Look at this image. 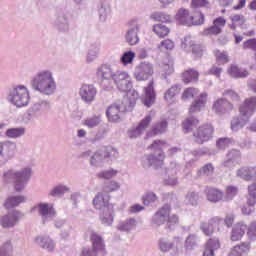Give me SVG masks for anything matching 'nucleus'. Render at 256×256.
<instances>
[{"mask_svg": "<svg viewBox=\"0 0 256 256\" xmlns=\"http://www.w3.org/2000/svg\"><path fill=\"white\" fill-rule=\"evenodd\" d=\"M96 77H98L102 84L114 82L117 89L124 93L133 89V82L131 81V75L127 71L113 70L110 65L103 64L96 70Z\"/></svg>", "mask_w": 256, "mask_h": 256, "instance_id": "obj_1", "label": "nucleus"}, {"mask_svg": "<svg viewBox=\"0 0 256 256\" xmlns=\"http://www.w3.org/2000/svg\"><path fill=\"white\" fill-rule=\"evenodd\" d=\"M30 87L33 91L47 95L48 97L57 91V82L53 77L51 70H42L36 73L30 80Z\"/></svg>", "mask_w": 256, "mask_h": 256, "instance_id": "obj_2", "label": "nucleus"}, {"mask_svg": "<svg viewBox=\"0 0 256 256\" xmlns=\"http://www.w3.org/2000/svg\"><path fill=\"white\" fill-rule=\"evenodd\" d=\"M137 92H133L132 98L129 94L122 100H118L114 104L108 107L106 110V116L111 123H117L121 119V113H127V111H133V107L137 104Z\"/></svg>", "mask_w": 256, "mask_h": 256, "instance_id": "obj_3", "label": "nucleus"}, {"mask_svg": "<svg viewBox=\"0 0 256 256\" xmlns=\"http://www.w3.org/2000/svg\"><path fill=\"white\" fill-rule=\"evenodd\" d=\"M239 111L242 116L232 118L230 123L231 131H241V129L247 125L249 117L256 112V96L247 98L244 103L240 105Z\"/></svg>", "mask_w": 256, "mask_h": 256, "instance_id": "obj_4", "label": "nucleus"}, {"mask_svg": "<svg viewBox=\"0 0 256 256\" xmlns=\"http://www.w3.org/2000/svg\"><path fill=\"white\" fill-rule=\"evenodd\" d=\"M31 179V168H23L19 171L10 169L3 174L4 183H14L15 191H23L25 184Z\"/></svg>", "mask_w": 256, "mask_h": 256, "instance_id": "obj_5", "label": "nucleus"}, {"mask_svg": "<svg viewBox=\"0 0 256 256\" xmlns=\"http://www.w3.org/2000/svg\"><path fill=\"white\" fill-rule=\"evenodd\" d=\"M165 147V142L161 140H155L149 149L154 151L153 153L146 155L143 160V167H161L163 165V161H165V153L163 152V148Z\"/></svg>", "mask_w": 256, "mask_h": 256, "instance_id": "obj_6", "label": "nucleus"}, {"mask_svg": "<svg viewBox=\"0 0 256 256\" xmlns=\"http://www.w3.org/2000/svg\"><path fill=\"white\" fill-rule=\"evenodd\" d=\"M93 205L95 209H99L101 212L100 219L103 225H111L113 223V204H109L103 197V194L98 193L93 199Z\"/></svg>", "mask_w": 256, "mask_h": 256, "instance_id": "obj_7", "label": "nucleus"}, {"mask_svg": "<svg viewBox=\"0 0 256 256\" xmlns=\"http://www.w3.org/2000/svg\"><path fill=\"white\" fill-rule=\"evenodd\" d=\"M29 99V90L23 85L13 86L8 91V101L15 107H27Z\"/></svg>", "mask_w": 256, "mask_h": 256, "instance_id": "obj_8", "label": "nucleus"}, {"mask_svg": "<svg viewBox=\"0 0 256 256\" xmlns=\"http://www.w3.org/2000/svg\"><path fill=\"white\" fill-rule=\"evenodd\" d=\"M175 19L179 25H185L186 27L203 25V23H205V15H203V13H199L197 19V16L191 15L189 9L186 8H180L176 13Z\"/></svg>", "mask_w": 256, "mask_h": 256, "instance_id": "obj_9", "label": "nucleus"}, {"mask_svg": "<svg viewBox=\"0 0 256 256\" xmlns=\"http://www.w3.org/2000/svg\"><path fill=\"white\" fill-rule=\"evenodd\" d=\"M90 241L92 242V249L83 248L81 256H105L107 255V250L105 249V242L103 237H101L96 232H92L90 236Z\"/></svg>", "mask_w": 256, "mask_h": 256, "instance_id": "obj_10", "label": "nucleus"}, {"mask_svg": "<svg viewBox=\"0 0 256 256\" xmlns=\"http://www.w3.org/2000/svg\"><path fill=\"white\" fill-rule=\"evenodd\" d=\"M49 109H51V103H49V101L39 100L27 110L26 119L35 123V121H39V119L43 117V113L49 111Z\"/></svg>", "mask_w": 256, "mask_h": 256, "instance_id": "obj_11", "label": "nucleus"}, {"mask_svg": "<svg viewBox=\"0 0 256 256\" xmlns=\"http://www.w3.org/2000/svg\"><path fill=\"white\" fill-rule=\"evenodd\" d=\"M69 10L60 9L56 12L54 27L58 33H69L71 22L69 20Z\"/></svg>", "mask_w": 256, "mask_h": 256, "instance_id": "obj_12", "label": "nucleus"}, {"mask_svg": "<svg viewBox=\"0 0 256 256\" xmlns=\"http://www.w3.org/2000/svg\"><path fill=\"white\" fill-rule=\"evenodd\" d=\"M36 211H38L39 217L42 219V223H49L57 217V211L53 207V204L41 202L35 206Z\"/></svg>", "mask_w": 256, "mask_h": 256, "instance_id": "obj_13", "label": "nucleus"}, {"mask_svg": "<svg viewBox=\"0 0 256 256\" xmlns=\"http://www.w3.org/2000/svg\"><path fill=\"white\" fill-rule=\"evenodd\" d=\"M182 239L180 237H174L173 240L167 238H160L158 241V247L162 253H169L171 255H179V245H181Z\"/></svg>", "mask_w": 256, "mask_h": 256, "instance_id": "obj_14", "label": "nucleus"}, {"mask_svg": "<svg viewBox=\"0 0 256 256\" xmlns=\"http://www.w3.org/2000/svg\"><path fill=\"white\" fill-rule=\"evenodd\" d=\"M139 22L137 19H132L128 22V29L125 34V41L128 45H137L139 43Z\"/></svg>", "mask_w": 256, "mask_h": 256, "instance_id": "obj_15", "label": "nucleus"}, {"mask_svg": "<svg viewBox=\"0 0 256 256\" xmlns=\"http://www.w3.org/2000/svg\"><path fill=\"white\" fill-rule=\"evenodd\" d=\"M154 73L153 64L144 61L141 62L134 72V77L136 81H147L149 77H152Z\"/></svg>", "mask_w": 256, "mask_h": 256, "instance_id": "obj_16", "label": "nucleus"}, {"mask_svg": "<svg viewBox=\"0 0 256 256\" xmlns=\"http://www.w3.org/2000/svg\"><path fill=\"white\" fill-rule=\"evenodd\" d=\"M79 96L83 103L91 105L97 97V88L93 84H82L79 88Z\"/></svg>", "mask_w": 256, "mask_h": 256, "instance_id": "obj_17", "label": "nucleus"}, {"mask_svg": "<svg viewBox=\"0 0 256 256\" xmlns=\"http://www.w3.org/2000/svg\"><path fill=\"white\" fill-rule=\"evenodd\" d=\"M221 225H223V219L216 216L211 218L208 222H201L200 229L206 237H211V235L215 233V229L221 231Z\"/></svg>", "mask_w": 256, "mask_h": 256, "instance_id": "obj_18", "label": "nucleus"}, {"mask_svg": "<svg viewBox=\"0 0 256 256\" xmlns=\"http://www.w3.org/2000/svg\"><path fill=\"white\" fill-rule=\"evenodd\" d=\"M21 217H23V213H21V211L14 210L0 218V225L3 229H13V227L19 223Z\"/></svg>", "mask_w": 256, "mask_h": 256, "instance_id": "obj_19", "label": "nucleus"}, {"mask_svg": "<svg viewBox=\"0 0 256 256\" xmlns=\"http://www.w3.org/2000/svg\"><path fill=\"white\" fill-rule=\"evenodd\" d=\"M170 213L171 206L166 204L160 208L151 218L153 227H161V225H164L167 222V218L169 217Z\"/></svg>", "mask_w": 256, "mask_h": 256, "instance_id": "obj_20", "label": "nucleus"}, {"mask_svg": "<svg viewBox=\"0 0 256 256\" xmlns=\"http://www.w3.org/2000/svg\"><path fill=\"white\" fill-rule=\"evenodd\" d=\"M212 109L217 115H227L235 109V106L227 98H220L214 102Z\"/></svg>", "mask_w": 256, "mask_h": 256, "instance_id": "obj_21", "label": "nucleus"}, {"mask_svg": "<svg viewBox=\"0 0 256 256\" xmlns=\"http://www.w3.org/2000/svg\"><path fill=\"white\" fill-rule=\"evenodd\" d=\"M181 171V165L176 162H171L168 169L166 170L167 177L164 178V184L170 185L171 187H175V185H179V180L175 175Z\"/></svg>", "mask_w": 256, "mask_h": 256, "instance_id": "obj_22", "label": "nucleus"}, {"mask_svg": "<svg viewBox=\"0 0 256 256\" xmlns=\"http://www.w3.org/2000/svg\"><path fill=\"white\" fill-rule=\"evenodd\" d=\"M151 121V115H148L143 120H141V122L136 127L130 128L127 132L129 139H137L138 137H141V135L145 133V129L149 127V123H151Z\"/></svg>", "mask_w": 256, "mask_h": 256, "instance_id": "obj_23", "label": "nucleus"}, {"mask_svg": "<svg viewBox=\"0 0 256 256\" xmlns=\"http://www.w3.org/2000/svg\"><path fill=\"white\" fill-rule=\"evenodd\" d=\"M196 143L203 145L205 141H209L213 137V126L205 124L200 126L197 131L194 133Z\"/></svg>", "mask_w": 256, "mask_h": 256, "instance_id": "obj_24", "label": "nucleus"}, {"mask_svg": "<svg viewBox=\"0 0 256 256\" xmlns=\"http://www.w3.org/2000/svg\"><path fill=\"white\" fill-rule=\"evenodd\" d=\"M15 149H17V145L15 144V142H0V157H2L4 161H9L10 159H13V157H15Z\"/></svg>", "mask_w": 256, "mask_h": 256, "instance_id": "obj_25", "label": "nucleus"}, {"mask_svg": "<svg viewBox=\"0 0 256 256\" xmlns=\"http://www.w3.org/2000/svg\"><path fill=\"white\" fill-rule=\"evenodd\" d=\"M239 163H241V151L232 149L227 153L223 165L224 167H227V169H233V167L239 165Z\"/></svg>", "mask_w": 256, "mask_h": 256, "instance_id": "obj_26", "label": "nucleus"}, {"mask_svg": "<svg viewBox=\"0 0 256 256\" xmlns=\"http://www.w3.org/2000/svg\"><path fill=\"white\" fill-rule=\"evenodd\" d=\"M205 195L207 201L210 203H219L220 201H224L225 193L218 188H206Z\"/></svg>", "mask_w": 256, "mask_h": 256, "instance_id": "obj_27", "label": "nucleus"}, {"mask_svg": "<svg viewBox=\"0 0 256 256\" xmlns=\"http://www.w3.org/2000/svg\"><path fill=\"white\" fill-rule=\"evenodd\" d=\"M36 245H39L41 249H45L48 253L55 251V241L49 236H37L35 238Z\"/></svg>", "mask_w": 256, "mask_h": 256, "instance_id": "obj_28", "label": "nucleus"}, {"mask_svg": "<svg viewBox=\"0 0 256 256\" xmlns=\"http://www.w3.org/2000/svg\"><path fill=\"white\" fill-rule=\"evenodd\" d=\"M99 19L105 23L111 17V4L107 0H101L98 4Z\"/></svg>", "mask_w": 256, "mask_h": 256, "instance_id": "obj_29", "label": "nucleus"}, {"mask_svg": "<svg viewBox=\"0 0 256 256\" xmlns=\"http://www.w3.org/2000/svg\"><path fill=\"white\" fill-rule=\"evenodd\" d=\"M249 251H251V243L242 242L236 246H234L228 256H247L249 255Z\"/></svg>", "mask_w": 256, "mask_h": 256, "instance_id": "obj_30", "label": "nucleus"}, {"mask_svg": "<svg viewBox=\"0 0 256 256\" xmlns=\"http://www.w3.org/2000/svg\"><path fill=\"white\" fill-rule=\"evenodd\" d=\"M237 177L244 181H255L256 179V166L255 167H242L237 170Z\"/></svg>", "mask_w": 256, "mask_h": 256, "instance_id": "obj_31", "label": "nucleus"}, {"mask_svg": "<svg viewBox=\"0 0 256 256\" xmlns=\"http://www.w3.org/2000/svg\"><path fill=\"white\" fill-rule=\"evenodd\" d=\"M154 82L150 81L148 86L144 88V100L143 103L146 107H151L155 103V88L153 87Z\"/></svg>", "mask_w": 256, "mask_h": 256, "instance_id": "obj_32", "label": "nucleus"}, {"mask_svg": "<svg viewBox=\"0 0 256 256\" xmlns=\"http://www.w3.org/2000/svg\"><path fill=\"white\" fill-rule=\"evenodd\" d=\"M247 231V224L240 222L233 226L230 239L231 241H240Z\"/></svg>", "mask_w": 256, "mask_h": 256, "instance_id": "obj_33", "label": "nucleus"}, {"mask_svg": "<svg viewBox=\"0 0 256 256\" xmlns=\"http://www.w3.org/2000/svg\"><path fill=\"white\" fill-rule=\"evenodd\" d=\"M207 103V93H202L200 96L195 99L190 108H189V113H199L205 107Z\"/></svg>", "mask_w": 256, "mask_h": 256, "instance_id": "obj_34", "label": "nucleus"}, {"mask_svg": "<svg viewBox=\"0 0 256 256\" xmlns=\"http://www.w3.org/2000/svg\"><path fill=\"white\" fill-rule=\"evenodd\" d=\"M160 65L163 71L162 75L164 79H167V76L169 75H173V72L175 71V68L173 67L174 62L169 58V56H165Z\"/></svg>", "mask_w": 256, "mask_h": 256, "instance_id": "obj_35", "label": "nucleus"}, {"mask_svg": "<svg viewBox=\"0 0 256 256\" xmlns=\"http://www.w3.org/2000/svg\"><path fill=\"white\" fill-rule=\"evenodd\" d=\"M167 120H160L152 126L150 132L147 133V137H155V135H161L167 131Z\"/></svg>", "mask_w": 256, "mask_h": 256, "instance_id": "obj_36", "label": "nucleus"}, {"mask_svg": "<svg viewBox=\"0 0 256 256\" xmlns=\"http://www.w3.org/2000/svg\"><path fill=\"white\" fill-rule=\"evenodd\" d=\"M182 47L187 49V47H191L192 53L196 55V57H201L203 55V49H201V45L193 44L191 42V36H186L182 42Z\"/></svg>", "mask_w": 256, "mask_h": 256, "instance_id": "obj_37", "label": "nucleus"}, {"mask_svg": "<svg viewBox=\"0 0 256 256\" xmlns=\"http://www.w3.org/2000/svg\"><path fill=\"white\" fill-rule=\"evenodd\" d=\"M105 154L103 149H100L92 155V160H90L91 167H103L106 162Z\"/></svg>", "mask_w": 256, "mask_h": 256, "instance_id": "obj_38", "label": "nucleus"}, {"mask_svg": "<svg viewBox=\"0 0 256 256\" xmlns=\"http://www.w3.org/2000/svg\"><path fill=\"white\" fill-rule=\"evenodd\" d=\"M27 198L25 196H10L7 198L6 202L4 203V207L6 209H11L13 207H19L21 203H25Z\"/></svg>", "mask_w": 256, "mask_h": 256, "instance_id": "obj_39", "label": "nucleus"}, {"mask_svg": "<svg viewBox=\"0 0 256 256\" xmlns=\"http://www.w3.org/2000/svg\"><path fill=\"white\" fill-rule=\"evenodd\" d=\"M137 227V220H135L134 218H130L126 221H122L119 223V225L117 226L118 231H133V229H135Z\"/></svg>", "mask_w": 256, "mask_h": 256, "instance_id": "obj_40", "label": "nucleus"}, {"mask_svg": "<svg viewBox=\"0 0 256 256\" xmlns=\"http://www.w3.org/2000/svg\"><path fill=\"white\" fill-rule=\"evenodd\" d=\"M228 73L231 77H234V79H245L246 77H249V72L247 70L239 69L237 66H231L228 69Z\"/></svg>", "mask_w": 256, "mask_h": 256, "instance_id": "obj_41", "label": "nucleus"}, {"mask_svg": "<svg viewBox=\"0 0 256 256\" xmlns=\"http://www.w3.org/2000/svg\"><path fill=\"white\" fill-rule=\"evenodd\" d=\"M198 79H199V72L193 69L187 70L182 74V81H184L186 85L189 83H194Z\"/></svg>", "mask_w": 256, "mask_h": 256, "instance_id": "obj_42", "label": "nucleus"}, {"mask_svg": "<svg viewBox=\"0 0 256 256\" xmlns=\"http://www.w3.org/2000/svg\"><path fill=\"white\" fill-rule=\"evenodd\" d=\"M199 125V120L195 117H189L183 122L184 133H191Z\"/></svg>", "mask_w": 256, "mask_h": 256, "instance_id": "obj_43", "label": "nucleus"}, {"mask_svg": "<svg viewBox=\"0 0 256 256\" xmlns=\"http://www.w3.org/2000/svg\"><path fill=\"white\" fill-rule=\"evenodd\" d=\"M5 135L8 139H18V137H23V135H25V128L19 127L7 129Z\"/></svg>", "mask_w": 256, "mask_h": 256, "instance_id": "obj_44", "label": "nucleus"}, {"mask_svg": "<svg viewBox=\"0 0 256 256\" xmlns=\"http://www.w3.org/2000/svg\"><path fill=\"white\" fill-rule=\"evenodd\" d=\"M239 194V188L237 186H227L224 194V201H233Z\"/></svg>", "mask_w": 256, "mask_h": 256, "instance_id": "obj_45", "label": "nucleus"}, {"mask_svg": "<svg viewBox=\"0 0 256 256\" xmlns=\"http://www.w3.org/2000/svg\"><path fill=\"white\" fill-rule=\"evenodd\" d=\"M185 203L186 205H192V207L199 205V193L195 191L188 192L186 194Z\"/></svg>", "mask_w": 256, "mask_h": 256, "instance_id": "obj_46", "label": "nucleus"}, {"mask_svg": "<svg viewBox=\"0 0 256 256\" xmlns=\"http://www.w3.org/2000/svg\"><path fill=\"white\" fill-rule=\"evenodd\" d=\"M102 151L104 153V157H105L106 161H107V159H109L110 161L119 159V152L117 151V149H115L111 146L102 148Z\"/></svg>", "mask_w": 256, "mask_h": 256, "instance_id": "obj_47", "label": "nucleus"}, {"mask_svg": "<svg viewBox=\"0 0 256 256\" xmlns=\"http://www.w3.org/2000/svg\"><path fill=\"white\" fill-rule=\"evenodd\" d=\"M198 241H199V238H197V235L190 234L186 238L185 244H184V247H185L186 251H193V249H195V247H197V242Z\"/></svg>", "mask_w": 256, "mask_h": 256, "instance_id": "obj_48", "label": "nucleus"}, {"mask_svg": "<svg viewBox=\"0 0 256 256\" xmlns=\"http://www.w3.org/2000/svg\"><path fill=\"white\" fill-rule=\"evenodd\" d=\"M197 173L199 177H211L215 173V167L211 163H208L200 168Z\"/></svg>", "mask_w": 256, "mask_h": 256, "instance_id": "obj_49", "label": "nucleus"}, {"mask_svg": "<svg viewBox=\"0 0 256 256\" xmlns=\"http://www.w3.org/2000/svg\"><path fill=\"white\" fill-rule=\"evenodd\" d=\"M150 19H153V21H160L161 23H170L171 15L166 14L165 12H154L150 15Z\"/></svg>", "mask_w": 256, "mask_h": 256, "instance_id": "obj_50", "label": "nucleus"}, {"mask_svg": "<svg viewBox=\"0 0 256 256\" xmlns=\"http://www.w3.org/2000/svg\"><path fill=\"white\" fill-rule=\"evenodd\" d=\"M180 91H181V86H179L177 84L172 86L164 94L165 101H167L168 103H171V101H173V97H175V95H179Z\"/></svg>", "mask_w": 256, "mask_h": 256, "instance_id": "obj_51", "label": "nucleus"}, {"mask_svg": "<svg viewBox=\"0 0 256 256\" xmlns=\"http://www.w3.org/2000/svg\"><path fill=\"white\" fill-rule=\"evenodd\" d=\"M100 124H101L100 116L88 117L84 121V125L85 127H88V129H95V127H99Z\"/></svg>", "mask_w": 256, "mask_h": 256, "instance_id": "obj_52", "label": "nucleus"}, {"mask_svg": "<svg viewBox=\"0 0 256 256\" xmlns=\"http://www.w3.org/2000/svg\"><path fill=\"white\" fill-rule=\"evenodd\" d=\"M69 191V187L65 185H58L55 186L49 193L51 197H61L62 195H65Z\"/></svg>", "mask_w": 256, "mask_h": 256, "instance_id": "obj_53", "label": "nucleus"}, {"mask_svg": "<svg viewBox=\"0 0 256 256\" xmlns=\"http://www.w3.org/2000/svg\"><path fill=\"white\" fill-rule=\"evenodd\" d=\"M157 199V194L154 192H146L142 197L143 204L146 205V207H149V205H153V203H156Z\"/></svg>", "mask_w": 256, "mask_h": 256, "instance_id": "obj_54", "label": "nucleus"}, {"mask_svg": "<svg viewBox=\"0 0 256 256\" xmlns=\"http://www.w3.org/2000/svg\"><path fill=\"white\" fill-rule=\"evenodd\" d=\"M153 31L154 33H156V35H158V37L163 38L169 35L170 30H169V27L163 24H157V25H154Z\"/></svg>", "mask_w": 256, "mask_h": 256, "instance_id": "obj_55", "label": "nucleus"}, {"mask_svg": "<svg viewBox=\"0 0 256 256\" xmlns=\"http://www.w3.org/2000/svg\"><path fill=\"white\" fill-rule=\"evenodd\" d=\"M134 59H135V52L127 51L123 53V55L120 58V61L122 65H131Z\"/></svg>", "mask_w": 256, "mask_h": 256, "instance_id": "obj_56", "label": "nucleus"}, {"mask_svg": "<svg viewBox=\"0 0 256 256\" xmlns=\"http://www.w3.org/2000/svg\"><path fill=\"white\" fill-rule=\"evenodd\" d=\"M223 96L226 97V99H230L232 103H239L240 97L235 90L227 89L223 92Z\"/></svg>", "mask_w": 256, "mask_h": 256, "instance_id": "obj_57", "label": "nucleus"}, {"mask_svg": "<svg viewBox=\"0 0 256 256\" xmlns=\"http://www.w3.org/2000/svg\"><path fill=\"white\" fill-rule=\"evenodd\" d=\"M120 185L116 181L105 182L103 191L105 193H113V191H118Z\"/></svg>", "mask_w": 256, "mask_h": 256, "instance_id": "obj_58", "label": "nucleus"}, {"mask_svg": "<svg viewBox=\"0 0 256 256\" xmlns=\"http://www.w3.org/2000/svg\"><path fill=\"white\" fill-rule=\"evenodd\" d=\"M13 253V245H11V241H7L0 248V256H11Z\"/></svg>", "mask_w": 256, "mask_h": 256, "instance_id": "obj_59", "label": "nucleus"}, {"mask_svg": "<svg viewBox=\"0 0 256 256\" xmlns=\"http://www.w3.org/2000/svg\"><path fill=\"white\" fill-rule=\"evenodd\" d=\"M167 228L170 229V231H173L175 229L176 225H179V217L175 214L168 215L167 217Z\"/></svg>", "mask_w": 256, "mask_h": 256, "instance_id": "obj_60", "label": "nucleus"}, {"mask_svg": "<svg viewBox=\"0 0 256 256\" xmlns=\"http://www.w3.org/2000/svg\"><path fill=\"white\" fill-rule=\"evenodd\" d=\"M215 57L218 65H225V63H229V56H227L225 52L217 50L215 52Z\"/></svg>", "mask_w": 256, "mask_h": 256, "instance_id": "obj_61", "label": "nucleus"}, {"mask_svg": "<svg viewBox=\"0 0 256 256\" xmlns=\"http://www.w3.org/2000/svg\"><path fill=\"white\" fill-rule=\"evenodd\" d=\"M218 149H227L229 145H233V138H220L216 142Z\"/></svg>", "mask_w": 256, "mask_h": 256, "instance_id": "obj_62", "label": "nucleus"}, {"mask_svg": "<svg viewBox=\"0 0 256 256\" xmlns=\"http://www.w3.org/2000/svg\"><path fill=\"white\" fill-rule=\"evenodd\" d=\"M243 49H251V51H255L256 53V38L246 40L243 43Z\"/></svg>", "mask_w": 256, "mask_h": 256, "instance_id": "obj_63", "label": "nucleus"}, {"mask_svg": "<svg viewBox=\"0 0 256 256\" xmlns=\"http://www.w3.org/2000/svg\"><path fill=\"white\" fill-rule=\"evenodd\" d=\"M247 235L249 239L252 241H255L256 239V222H252L248 227Z\"/></svg>", "mask_w": 256, "mask_h": 256, "instance_id": "obj_64", "label": "nucleus"}]
</instances>
